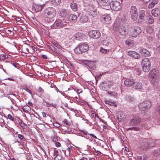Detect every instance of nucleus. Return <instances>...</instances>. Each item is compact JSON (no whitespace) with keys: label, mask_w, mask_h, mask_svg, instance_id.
I'll return each instance as SVG.
<instances>
[{"label":"nucleus","mask_w":160,"mask_h":160,"mask_svg":"<svg viewBox=\"0 0 160 160\" xmlns=\"http://www.w3.org/2000/svg\"><path fill=\"white\" fill-rule=\"evenodd\" d=\"M56 47L58 49H60L61 50L62 49V47L61 46H60L59 44H58L57 46Z\"/></svg>","instance_id":"nucleus-58"},{"label":"nucleus","mask_w":160,"mask_h":160,"mask_svg":"<svg viewBox=\"0 0 160 160\" xmlns=\"http://www.w3.org/2000/svg\"><path fill=\"white\" fill-rule=\"evenodd\" d=\"M145 14V12L143 10H141L140 11L138 19L139 22H142L144 19Z\"/></svg>","instance_id":"nucleus-19"},{"label":"nucleus","mask_w":160,"mask_h":160,"mask_svg":"<svg viewBox=\"0 0 160 160\" xmlns=\"http://www.w3.org/2000/svg\"><path fill=\"white\" fill-rule=\"evenodd\" d=\"M102 83L103 84H106L109 86H112L113 85V82L111 81H105L102 82Z\"/></svg>","instance_id":"nucleus-31"},{"label":"nucleus","mask_w":160,"mask_h":160,"mask_svg":"<svg viewBox=\"0 0 160 160\" xmlns=\"http://www.w3.org/2000/svg\"><path fill=\"white\" fill-rule=\"evenodd\" d=\"M121 21L123 23H125L127 21V19L125 17H123L122 18Z\"/></svg>","instance_id":"nucleus-43"},{"label":"nucleus","mask_w":160,"mask_h":160,"mask_svg":"<svg viewBox=\"0 0 160 160\" xmlns=\"http://www.w3.org/2000/svg\"><path fill=\"white\" fill-rule=\"evenodd\" d=\"M152 13L154 17H157L160 15V10L158 8H154L152 10Z\"/></svg>","instance_id":"nucleus-21"},{"label":"nucleus","mask_w":160,"mask_h":160,"mask_svg":"<svg viewBox=\"0 0 160 160\" xmlns=\"http://www.w3.org/2000/svg\"><path fill=\"white\" fill-rule=\"evenodd\" d=\"M141 118L137 116H134L129 121L130 126H135L139 124L141 122Z\"/></svg>","instance_id":"nucleus-5"},{"label":"nucleus","mask_w":160,"mask_h":160,"mask_svg":"<svg viewBox=\"0 0 160 160\" xmlns=\"http://www.w3.org/2000/svg\"><path fill=\"white\" fill-rule=\"evenodd\" d=\"M41 1L42 0H37V3L35 4L33 8L36 12H39L42 9L44 4L41 3Z\"/></svg>","instance_id":"nucleus-11"},{"label":"nucleus","mask_w":160,"mask_h":160,"mask_svg":"<svg viewBox=\"0 0 160 160\" xmlns=\"http://www.w3.org/2000/svg\"><path fill=\"white\" fill-rule=\"evenodd\" d=\"M158 2V0H152L151 2L148 5V8H153L155 5L157 4Z\"/></svg>","instance_id":"nucleus-25"},{"label":"nucleus","mask_w":160,"mask_h":160,"mask_svg":"<svg viewBox=\"0 0 160 160\" xmlns=\"http://www.w3.org/2000/svg\"><path fill=\"white\" fill-rule=\"evenodd\" d=\"M71 7L74 11H76L77 10V6L76 4L74 2H72L71 3Z\"/></svg>","instance_id":"nucleus-28"},{"label":"nucleus","mask_w":160,"mask_h":160,"mask_svg":"<svg viewBox=\"0 0 160 160\" xmlns=\"http://www.w3.org/2000/svg\"><path fill=\"white\" fill-rule=\"evenodd\" d=\"M25 90L28 92L31 95H32V92L30 90L27 88H26Z\"/></svg>","instance_id":"nucleus-47"},{"label":"nucleus","mask_w":160,"mask_h":160,"mask_svg":"<svg viewBox=\"0 0 160 160\" xmlns=\"http://www.w3.org/2000/svg\"><path fill=\"white\" fill-rule=\"evenodd\" d=\"M55 145L56 147H59L61 146V144L59 142H56L55 143Z\"/></svg>","instance_id":"nucleus-48"},{"label":"nucleus","mask_w":160,"mask_h":160,"mask_svg":"<svg viewBox=\"0 0 160 160\" xmlns=\"http://www.w3.org/2000/svg\"><path fill=\"white\" fill-rule=\"evenodd\" d=\"M127 100L128 102H132L134 100V97L132 96L128 95L126 97Z\"/></svg>","instance_id":"nucleus-32"},{"label":"nucleus","mask_w":160,"mask_h":160,"mask_svg":"<svg viewBox=\"0 0 160 160\" xmlns=\"http://www.w3.org/2000/svg\"><path fill=\"white\" fill-rule=\"evenodd\" d=\"M8 118L12 121H14V119L13 117L10 114H8Z\"/></svg>","instance_id":"nucleus-41"},{"label":"nucleus","mask_w":160,"mask_h":160,"mask_svg":"<svg viewBox=\"0 0 160 160\" xmlns=\"http://www.w3.org/2000/svg\"><path fill=\"white\" fill-rule=\"evenodd\" d=\"M18 137L21 140L23 139L24 138V137L23 136V135L20 134H18Z\"/></svg>","instance_id":"nucleus-45"},{"label":"nucleus","mask_w":160,"mask_h":160,"mask_svg":"<svg viewBox=\"0 0 160 160\" xmlns=\"http://www.w3.org/2000/svg\"><path fill=\"white\" fill-rule=\"evenodd\" d=\"M154 22L153 18L151 16H149L148 17V22L149 24H151Z\"/></svg>","instance_id":"nucleus-33"},{"label":"nucleus","mask_w":160,"mask_h":160,"mask_svg":"<svg viewBox=\"0 0 160 160\" xmlns=\"http://www.w3.org/2000/svg\"><path fill=\"white\" fill-rule=\"evenodd\" d=\"M58 140V137L57 136L54 135L52 138V141L53 142H56Z\"/></svg>","instance_id":"nucleus-40"},{"label":"nucleus","mask_w":160,"mask_h":160,"mask_svg":"<svg viewBox=\"0 0 160 160\" xmlns=\"http://www.w3.org/2000/svg\"><path fill=\"white\" fill-rule=\"evenodd\" d=\"M89 36L92 38L94 39L99 38L101 36V33L99 31L97 30L90 31L88 33Z\"/></svg>","instance_id":"nucleus-8"},{"label":"nucleus","mask_w":160,"mask_h":160,"mask_svg":"<svg viewBox=\"0 0 160 160\" xmlns=\"http://www.w3.org/2000/svg\"><path fill=\"white\" fill-rule=\"evenodd\" d=\"M53 124L54 127L57 128H58L60 126V124L57 122H54V123H53Z\"/></svg>","instance_id":"nucleus-42"},{"label":"nucleus","mask_w":160,"mask_h":160,"mask_svg":"<svg viewBox=\"0 0 160 160\" xmlns=\"http://www.w3.org/2000/svg\"><path fill=\"white\" fill-rule=\"evenodd\" d=\"M44 12L45 16L49 19L53 18L56 14L55 9L51 7L47 8L44 10Z\"/></svg>","instance_id":"nucleus-1"},{"label":"nucleus","mask_w":160,"mask_h":160,"mask_svg":"<svg viewBox=\"0 0 160 160\" xmlns=\"http://www.w3.org/2000/svg\"><path fill=\"white\" fill-rule=\"evenodd\" d=\"M42 116L44 117H46V114L45 112H42Z\"/></svg>","instance_id":"nucleus-60"},{"label":"nucleus","mask_w":160,"mask_h":160,"mask_svg":"<svg viewBox=\"0 0 160 160\" xmlns=\"http://www.w3.org/2000/svg\"><path fill=\"white\" fill-rule=\"evenodd\" d=\"M142 127H143L144 128H145L147 129H148L149 128H150L149 127H148V126H147L146 125H145V124L142 125Z\"/></svg>","instance_id":"nucleus-46"},{"label":"nucleus","mask_w":160,"mask_h":160,"mask_svg":"<svg viewBox=\"0 0 160 160\" xmlns=\"http://www.w3.org/2000/svg\"><path fill=\"white\" fill-rule=\"evenodd\" d=\"M50 105H51V104H49L48 103H46V105L48 107H49L50 106Z\"/></svg>","instance_id":"nucleus-64"},{"label":"nucleus","mask_w":160,"mask_h":160,"mask_svg":"<svg viewBox=\"0 0 160 160\" xmlns=\"http://www.w3.org/2000/svg\"><path fill=\"white\" fill-rule=\"evenodd\" d=\"M52 44L55 46V47L57 46L58 45V44L57 42H52Z\"/></svg>","instance_id":"nucleus-57"},{"label":"nucleus","mask_w":160,"mask_h":160,"mask_svg":"<svg viewBox=\"0 0 160 160\" xmlns=\"http://www.w3.org/2000/svg\"><path fill=\"white\" fill-rule=\"evenodd\" d=\"M141 148L143 149H147L151 147L148 140L145 138H142L141 141Z\"/></svg>","instance_id":"nucleus-9"},{"label":"nucleus","mask_w":160,"mask_h":160,"mask_svg":"<svg viewBox=\"0 0 160 160\" xmlns=\"http://www.w3.org/2000/svg\"><path fill=\"white\" fill-rule=\"evenodd\" d=\"M89 135H90V137H92L94 138H97V137L96 136L92 134H89Z\"/></svg>","instance_id":"nucleus-56"},{"label":"nucleus","mask_w":160,"mask_h":160,"mask_svg":"<svg viewBox=\"0 0 160 160\" xmlns=\"http://www.w3.org/2000/svg\"><path fill=\"white\" fill-rule=\"evenodd\" d=\"M63 122L64 123L67 125H69V124L68 122V121L67 119H65L64 120V121Z\"/></svg>","instance_id":"nucleus-44"},{"label":"nucleus","mask_w":160,"mask_h":160,"mask_svg":"<svg viewBox=\"0 0 160 160\" xmlns=\"http://www.w3.org/2000/svg\"><path fill=\"white\" fill-rule=\"evenodd\" d=\"M157 51L158 53L160 54V46L157 48Z\"/></svg>","instance_id":"nucleus-49"},{"label":"nucleus","mask_w":160,"mask_h":160,"mask_svg":"<svg viewBox=\"0 0 160 160\" xmlns=\"http://www.w3.org/2000/svg\"><path fill=\"white\" fill-rule=\"evenodd\" d=\"M51 2L52 6H56L60 4V0H52Z\"/></svg>","instance_id":"nucleus-27"},{"label":"nucleus","mask_w":160,"mask_h":160,"mask_svg":"<svg viewBox=\"0 0 160 160\" xmlns=\"http://www.w3.org/2000/svg\"><path fill=\"white\" fill-rule=\"evenodd\" d=\"M134 84V82L133 79L127 78L124 81V84L126 86L131 87Z\"/></svg>","instance_id":"nucleus-17"},{"label":"nucleus","mask_w":160,"mask_h":160,"mask_svg":"<svg viewBox=\"0 0 160 160\" xmlns=\"http://www.w3.org/2000/svg\"><path fill=\"white\" fill-rule=\"evenodd\" d=\"M129 40H127L126 41V43L128 45H129L131 44V42Z\"/></svg>","instance_id":"nucleus-55"},{"label":"nucleus","mask_w":160,"mask_h":160,"mask_svg":"<svg viewBox=\"0 0 160 160\" xmlns=\"http://www.w3.org/2000/svg\"><path fill=\"white\" fill-rule=\"evenodd\" d=\"M119 33L122 35H124L126 34V30L123 28H120L119 29Z\"/></svg>","instance_id":"nucleus-35"},{"label":"nucleus","mask_w":160,"mask_h":160,"mask_svg":"<svg viewBox=\"0 0 160 160\" xmlns=\"http://www.w3.org/2000/svg\"><path fill=\"white\" fill-rule=\"evenodd\" d=\"M88 20V18L85 15H82L80 18V22L81 23L86 22Z\"/></svg>","instance_id":"nucleus-26"},{"label":"nucleus","mask_w":160,"mask_h":160,"mask_svg":"<svg viewBox=\"0 0 160 160\" xmlns=\"http://www.w3.org/2000/svg\"><path fill=\"white\" fill-rule=\"evenodd\" d=\"M147 32L149 33H151L153 32V29L151 27H148L147 29Z\"/></svg>","instance_id":"nucleus-36"},{"label":"nucleus","mask_w":160,"mask_h":160,"mask_svg":"<svg viewBox=\"0 0 160 160\" xmlns=\"http://www.w3.org/2000/svg\"><path fill=\"white\" fill-rule=\"evenodd\" d=\"M105 103L111 106H114L115 105V103L114 102H110L109 101H106Z\"/></svg>","instance_id":"nucleus-38"},{"label":"nucleus","mask_w":160,"mask_h":160,"mask_svg":"<svg viewBox=\"0 0 160 160\" xmlns=\"http://www.w3.org/2000/svg\"><path fill=\"white\" fill-rule=\"evenodd\" d=\"M140 129L137 127H133L132 128H129L128 130H134L135 131H140Z\"/></svg>","instance_id":"nucleus-34"},{"label":"nucleus","mask_w":160,"mask_h":160,"mask_svg":"<svg viewBox=\"0 0 160 160\" xmlns=\"http://www.w3.org/2000/svg\"><path fill=\"white\" fill-rule=\"evenodd\" d=\"M88 11L89 12L90 15L93 18H97L98 12L95 7L93 5H91L89 6Z\"/></svg>","instance_id":"nucleus-7"},{"label":"nucleus","mask_w":160,"mask_h":160,"mask_svg":"<svg viewBox=\"0 0 160 160\" xmlns=\"http://www.w3.org/2000/svg\"><path fill=\"white\" fill-rule=\"evenodd\" d=\"M64 26V24L62 21L60 19L56 20L53 24V27L55 28H60Z\"/></svg>","instance_id":"nucleus-15"},{"label":"nucleus","mask_w":160,"mask_h":160,"mask_svg":"<svg viewBox=\"0 0 160 160\" xmlns=\"http://www.w3.org/2000/svg\"><path fill=\"white\" fill-rule=\"evenodd\" d=\"M100 52L103 53H107L108 52H109V50H108L107 49H103V48H101L100 50Z\"/></svg>","instance_id":"nucleus-39"},{"label":"nucleus","mask_w":160,"mask_h":160,"mask_svg":"<svg viewBox=\"0 0 160 160\" xmlns=\"http://www.w3.org/2000/svg\"><path fill=\"white\" fill-rule=\"evenodd\" d=\"M42 57L43 58L45 59H47V57L46 55H42Z\"/></svg>","instance_id":"nucleus-59"},{"label":"nucleus","mask_w":160,"mask_h":160,"mask_svg":"<svg viewBox=\"0 0 160 160\" xmlns=\"http://www.w3.org/2000/svg\"><path fill=\"white\" fill-rule=\"evenodd\" d=\"M26 52H25V53H28L29 52V49L28 48H26Z\"/></svg>","instance_id":"nucleus-62"},{"label":"nucleus","mask_w":160,"mask_h":160,"mask_svg":"<svg viewBox=\"0 0 160 160\" xmlns=\"http://www.w3.org/2000/svg\"><path fill=\"white\" fill-rule=\"evenodd\" d=\"M150 78L151 82L155 85L158 81V72L155 70L151 71L150 73Z\"/></svg>","instance_id":"nucleus-2"},{"label":"nucleus","mask_w":160,"mask_h":160,"mask_svg":"<svg viewBox=\"0 0 160 160\" xmlns=\"http://www.w3.org/2000/svg\"><path fill=\"white\" fill-rule=\"evenodd\" d=\"M141 32V28L139 27H137L132 30L130 35L132 37H136Z\"/></svg>","instance_id":"nucleus-13"},{"label":"nucleus","mask_w":160,"mask_h":160,"mask_svg":"<svg viewBox=\"0 0 160 160\" xmlns=\"http://www.w3.org/2000/svg\"><path fill=\"white\" fill-rule=\"evenodd\" d=\"M49 48L52 50V51L54 52H56L58 54H59L60 53L59 51H58L57 49L55 48L53 46H49Z\"/></svg>","instance_id":"nucleus-30"},{"label":"nucleus","mask_w":160,"mask_h":160,"mask_svg":"<svg viewBox=\"0 0 160 160\" xmlns=\"http://www.w3.org/2000/svg\"><path fill=\"white\" fill-rule=\"evenodd\" d=\"M157 112L160 115V105L157 108Z\"/></svg>","instance_id":"nucleus-54"},{"label":"nucleus","mask_w":160,"mask_h":160,"mask_svg":"<svg viewBox=\"0 0 160 160\" xmlns=\"http://www.w3.org/2000/svg\"><path fill=\"white\" fill-rule=\"evenodd\" d=\"M79 160H88L86 158H82L81 159H80Z\"/></svg>","instance_id":"nucleus-61"},{"label":"nucleus","mask_w":160,"mask_h":160,"mask_svg":"<svg viewBox=\"0 0 160 160\" xmlns=\"http://www.w3.org/2000/svg\"><path fill=\"white\" fill-rule=\"evenodd\" d=\"M130 12L132 19L133 21L136 20L138 17V13L136 7L134 6H132L131 7Z\"/></svg>","instance_id":"nucleus-10"},{"label":"nucleus","mask_w":160,"mask_h":160,"mask_svg":"<svg viewBox=\"0 0 160 160\" xmlns=\"http://www.w3.org/2000/svg\"><path fill=\"white\" fill-rule=\"evenodd\" d=\"M16 20L17 21L19 22L21 20V19L19 18H16Z\"/></svg>","instance_id":"nucleus-63"},{"label":"nucleus","mask_w":160,"mask_h":160,"mask_svg":"<svg viewBox=\"0 0 160 160\" xmlns=\"http://www.w3.org/2000/svg\"><path fill=\"white\" fill-rule=\"evenodd\" d=\"M111 9L115 11H118L121 8V5L120 2L117 1H112L109 4Z\"/></svg>","instance_id":"nucleus-4"},{"label":"nucleus","mask_w":160,"mask_h":160,"mask_svg":"<svg viewBox=\"0 0 160 160\" xmlns=\"http://www.w3.org/2000/svg\"><path fill=\"white\" fill-rule=\"evenodd\" d=\"M101 20L103 23L106 24L110 23L111 19L110 15L108 14H106L102 15L101 17Z\"/></svg>","instance_id":"nucleus-14"},{"label":"nucleus","mask_w":160,"mask_h":160,"mask_svg":"<svg viewBox=\"0 0 160 160\" xmlns=\"http://www.w3.org/2000/svg\"><path fill=\"white\" fill-rule=\"evenodd\" d=\"M108 94L112 96H114L116 95V93L114 92H111V91H108Z\"/></svg>","instance_id":"nucleus-37"},{"label":"nucleus","mask_w":160,"mask_h":160,"mask_svg":"<svg viewBox=\"0 0 160 160\" xmlns=\"http://www.w3.org/2000/svg\"><path fill=\"white\" fill-rule=\"evenodd\" d=\"M89 49V46L87 44H82L81 45H79L76 49H78L80 53H82L88 51Z\"/></svg>","instance_id":"nucleus-12"},{"label":"nucleus","mask_w":160,"mask_h":160,"mask_svg":"<svg viewBox=\"0 0 160 160\" xmlns=\"http://www.w3.org/2000/svg\"><path fill=\"white\" fill-rule=\"evenodd\" d=\"M77 18V16L74 14H71L69 16V19L70 20L75 21Z\"/></svg>","instance_id":"nucleus-29"},{"label":"nucleus","mask_w":160,"mask_h":160,"mask_svg":"<svg viewBox=\"0 0 160 160\" xmlns=\"http://www.w3.org/2000/svg\"><path fill=\"white\" fill-rule=\"evenodd\" d=\"M98 3L100 5L103 6V8L106 6H108L110 4L108 0H98Z\"/></svg>","instance_id":"nucleus-18"},{"label":"nucleus","mask_w":160,"mask_h":160,"mask_svg":"<svg viewBox=\"0 0 160 160\" xmlns=\"http://www.w3.org/2000/svg\"><path fill=\"white\" fill-rule=\"evenodd\" d=\"M83 35L81 33L78 32L75 34L74 36V38L77 40L81 41L83 40Z\"/></svg>","instance_id":"nucleus-20"},{"label":"nucleus","mask_w":160,"mask_h":160,"mask_svg":"<svg viewBox=\"0 0 160 160\" xmlns=\"http://www.w3.org/2000/svg\"><path fill=\"white\" fill-rule=\"evenodd\" d=\"M142 65L143 71L145 72H148L150 70L151 62L147 58L143 59L142 61Z\"/></svg>","instance_id":"nucleus-3"},{"label":"nucleus","mask_w":160,"mask_h":160,"mask_svg":"<svg viewBox=\"0 0 160 160\" xmlns=\"http://www.w3.org/2000/svg\"><path fill=\"white\" fill-rule=\"evenodd\" d=\"M72 147H69L67 149V151L69 152V154L70 153V151L72 149Z\"/></svg>","instance_id":"nucleus-53"},{"label":"nucleus","mask_w":160,"mask_h":160,"mask_svg":"<svg viewBox=\"0 0 160 160\" xmlns=\"http://www.w3.org/2000/svg\"><path fill=\"white\" fill-rule=\"evenodd\" d=\"M140 52L142 56L145 57L148 56L150 55L149 52L146 49L143 48L140 50Z\"/></svg>","instance_id":"nucleus-22"},{"label":"nucleus","mask_w":160,"mask_h":160,"mask_svg":"<svg viewBox=\"0 0 160 160\" xmlns=\"http://www.w3.org/2000/svg\"><path fill=\"white\" fill-rule=\"evenodd\" d=\"M38 91L40 92H41L44 91V90L41 87H39L38 89Z\"/></svg>","instance_id":"nucleus-51"},{"label":"nucleus","mask_w":160,"mask_h":160,"mask_svg":"<svg viewBox=\"0 0 160 160\" xmlns=\"http://www.w3.org/2000/svg\"><path fill=\"white\" fill-rule=\"evenodd\" d=\"M134 88L136 89H141L142 87V84L139 82H134Z\"/></svg>","instance_id":"nucleus-24"},{"label":"nucleus","mask_w":160,"mask_h":160,"mask_svg":"<svg viewBox=\"0 0 160 160\" xmlns=\"http://www.w3.org/2000/svg\"><path fill=\"white\" fill-rule=\"evenodd\" d=\"M54 154L56 157L58 155V151L57 150H54Z\"/></svg>","instance_id":"nucleus-50"},{"label":"nucleus","mask_w":160,"mask_h":160,"mask_svg":"<svg viewBox=\"0 0 160 160\" xmlns=\"http://www.w3.org/2000/svg\"><path fill=\"white\" fill-rule=\"evenodd\" d=\"M81 131L84 134L87 135H88V132L84 130H82Z\"/></svg>","instance_id":"nucleus-52"},{"label":"nucleus","mask_w":160,"mask_h":160,"mask_svg":"<svg viewBox=\"0 0 160 160\" xmlns=\"http://www.w3.org/2000/svg\"><path fill=\"white\" fill-rule=\"evenodd\" d=\"M129 56L135 59H139L140 56L136 52L134 51H129L128 52Z\"/></svg>","instance_id":"nucleus-16"},{"label":"nucleus","mask_w":160,"mask_h":160,"mask_svg":"<svg viewBox=\"0 0 160 160\" xmlns=\"http://www.w3.org/2000/svg\"><path fill=\"white\" fill-rule=\"evenodd\" d=\"M151 106V102L149 101H146L140 103L138 107L140 110L144 111L149 109Z\"/></svg>","instance_id":"nucleus-6"},{"label":"nucleus","mask_w":160,"mask_h":160,"mask_svg":"<svg viewBox=\"0 0 160 160\" xmlns=\"http://www.w3.org/2000/svg\"><path fill=\"white\" fill-rule=\"evenodd\" d=\"M67 15V12L66 9H62L59 12V15L62 17H65Z\"/></svg>","instance_id":"nucleus-23"}]
</instances>
